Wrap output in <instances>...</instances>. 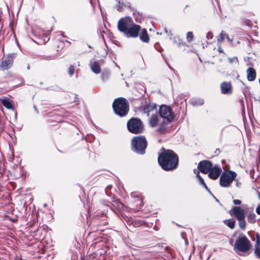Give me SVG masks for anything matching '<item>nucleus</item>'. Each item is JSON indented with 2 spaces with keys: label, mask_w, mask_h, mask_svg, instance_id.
<instances>
[{
  "label": "nucleus",
  "mask_w": 260,
  "mask_h": 260,
  "mask_svg": "<svg viewBox=\"0 0 260 260\" xmlns=\"http://www.w3.org/2000/svg\"><path fill=\"white\" fill-rule=\"evenodd\" d=\"M255 237H256V240H260V235H259L258 233H256V235H255Z\"/></svg>",
  "instance_id": "a19ab883"
},
{
  "label": "nucleus",
  "mask_w": 260,
  "mask_h": 260,
  "mask_svg": "<svg viewBox=\"0 0 260 260\" xmlns=\"http://www.w3.org/2000/svg\"><path fill=\"white\" fill-rule=\"evenodd\" d=\"M213 35L211 32H208L206 35V38L208 40H211L213 38Z\"/></svg>",
  "instance_id": "72a5a7b5"
},
{
  "label": "nucleus",
  "mask_w": 260,
  "mask_h": 260,
  "mask_svg": "<svg viewBox=\"0 0 260 260\" xmlns=\"http://www.w3.org/2000/svg\"><path fill=\"white\" fill-rule=\"evenodd\" d=\"M116 8H117V9L118 11H121L122 10V6H121L120 5H117L116 6Z\"/></svg>",
  "instance_id": "58836bf2"
},
{
  "label": "nucleus",
  "mask_w": 260,
  "mask_h": 260,
  "mask_svg": "<svg viewBox=\"0 0 260 260\" xmlns=\"http://www.w3.org/2000/svg\"><path fill=\"white\" fill-rule=\"evenodd\" d=\"M112 106L115 114L120 117L125 116L128 112V103L124 98H119L115 99Z\"/></svg>",
  "instance_id": "f03ea898"
},
{
  "label": "nucleus",
  "mask_w": 260,
  "mask_h": 260,
  "mask_svg": "<svg viewBox=\"0 0 260 260\" xmlns=\"http://www.w3.org/2000/svg\"><path fill=\"white\" fill-rule=\"evenodd\" d=\"M221 92L223 94L232 93V85L230 82H223L220 85Z\"/></svg>",
  "instance_id": "2eb2a0df"
},
{
  "label": "nucleus",
  "mask_w": 260,
  "mask_h": 260,
  "mask_svg": "<svg viewBox=\"0 0 260 260\" xmlns=\"http://www.w3.org/2000/svg\"><path fill=\"white\" fill-rule=\"evenodd\" d=\"M2 105L7 108L8 109H13V106L11 102L7 100V99H3L2 101Z\"/></svg>",
  "instance_id": "a878e982"
},
{
  "label": "nucleus",
  "mask_w": 260,
  "mask_h": 260,
  "mask_svg": "<svg viewBox=\"0 0 260 260\" xmlns=\"http://www.w3.org/2000/svg\"><path fill=\"white\" fill-rule=\"evenodd\" d=\"M236 181V185L237 187H240L241 183L239 182L237 180H235Z\"/></svg>",
  "instance_id": "4c0bfd02"
},
{
  "label": "nucleus",
  "mask_w": 260,
  "mask_h": 260,
  "mask_svg": "<svg viewBox=\"0 0 260 260\" xmlns=\"http://www.w3.org/2000/svg\"><path fill=\"white\" fill-rule=\"evenodd\" d=\"M142 108L144 112L147 113L149 116L150 112L156 109L157 105L151 103L150 100H145L143 101V105Z\"/></svg>",
  "instance_id": "9b49d317"
},
{
  "label": "nucleus",
  "mask_w": 260,
  "mask_h": 260,
  "mask_svg": "<svg viewBox=\"0 0 260 260\" xmlns=\"http://www.w3.org/2000/svg\"><path fill=\"white\" fill-rule=\"evenodd\" d=\"M221 172V168L219 166L216 165L213 167L208 172V177L211 179L215 180L219 177Z\"/></svg>",
  "instance_id": "4468645a"
},
{
  "label": "nucleus",
  "mask_w": 260,
  "mask_h": 260,
  "mask_svg": "<svg viewBox=\"0 0 260 260\" xmlns=\"http://www.w3.org/2000/svg\"><path fill=\"white\" fill-rule=\"evenodd\" d=\"M226 36V34H225L223 31L221 32L218 38H217V43L218 44H221V43L223 41L224 39Z\"/></svg>",
  "instance_id": "cd10ccee"
},
{
  "label": "nucleus",
  "mask_w": 260,
  "mask_h": 260,
  "mask_svg": "<svg viewBox=\"0 0 260 260\" xmlns=\"http://www.w3.org/2000/svg\"><path fill=\"white\" fill-rule=\"evenodd\" d=\"M190 103L193 106H202L204 103V101L202 99H191Z\"/></svg>",
  "instance_id": "4be33fe9"
},
{
  "label": "nucleus",
  "mask_w": 260,
  "mask_h": 260,
  "mask_svg": "<svg viewBox=\"0 0 260 260\" xmlns=\"http://www.w3.org/2000/svg\"><path fill=\"white\" fill-rule=\"evenodd\" d=\"M239 221V224L241 230H244L246 228V221L245 218H243L242 220H238Z\"/></svg>",
  "instance_id": "c85d7f7f"
},
{
  "label": "nucleus",
  "mask_w": 260,
  "mask_h": 260,
  "mask_svg": "<svg viewBox=\"0 0 260 260\" xmlns=\"http://www.w3.org/2000/svg\"><path fill=\"white\" fill-rule=\"evenodd\" d=\"M256 212L258 214L260 215V205L257 207Z\"/></svg>",
  "instance_id": "ea45409f"
},
{
  "label": "nucleus",
  "mask_w": 260,
  "mask_h": 260,
  "mask_svg": "<svg viewBox=\"0 0 260 260\" xmlns=\"http://www.w3.org/2000/svg\"><path fill=\"white\" fill-rule=\"evenodd\" d=\"M250 248L249 240L245 236H240L236 240L234 244V249L239 251L247 252Z\"/></svg>",
  "instance_id": "39448f33"
},
{
  "label": "nucleus",
  "mask_w": 260,
  "mask_h": 260,
  "mask_svg": "<svg viewBox=\"0 0 260 260\" xmlns=\"http://www.w3.org/2000/svg\"><path fill=\"white\" fill-rule=\"evenodd\" d=\"M140 40L145 43H148L149 41V37L147 34V31L146 29L144 28L142 29V31L140 35Z\"/></svg>",
  "instance_id": "aec40b11"
},
{
  "label": "nucleus",
  "mask_w": 260,
  "mask_h": 260,
  "mask_svg": "<svg viewBox=\"0 0 260 260\" xmlns=\"http://www.w3.org/2000/svg\"><path fill=\"white\" fill-rule=\"evenodd\" d=\"M255 247H258V248L260 247V240H256Z\"/></svg>",
  "instance_id": "e433bc0d"
},
{
  "label": "nucleus",
  "mask_w": 260,
  "mask_h": 260,
  "mask_svg": "<svg viewBox=\"0 0 260 260\" xmlns=\"http://www.w3.org/2000/svg\"><path fill=\"white\" fill-rule=\"evenodd\" d=\"M247 78L249 81L255 80L256 76V71L253 68H248L246 70Z\"/></svg>",
  "instance_id": "dca6fc26"
},
{
  "label": "nucleus",
  "mask_w": 260,
  "mask_h": 260,
  "mask_svg": "<svg viewBox=\"0 0 260 260\" xmlns=\"http://www.w3.org/2000/svg\"><path fill=\"white\" fill-rule=\"evenodd\" d=\"M91 71L95 74H99L101 72V68L97 61H91L90 63Z\"/></svg>",
  "instance_id": "a211bd4d"
},
{
  "label": "nucleus",
  "mask_w": 260,
  "mask_h": 260,
  "mask_svg": "<svg viewBox=\"0 0 260 260\" xmlns=\"http://www.w3.org/2000/svg\"><path fill=\"white\" fill-rule=\"evenodd\" d=\"M194 173H197L196 177L197 178L199 183L201 185H202L206 190H207L212 196H213V194L211 193V192L210 191V190L208 189L206 184L205 183L203 178L199 175V171L198 170H196V169L194 170Z\"/></svg>",
  "instance_id": "f3484780"
},
{
  "label": "nucleus",
  "mask_w": 260,
  "mask_h": 260,
  "mask_svg": "<svg viewBox=\"0 0 260 260\" xmlns=\"http://www.w3.org/2000/svg\"><path fill=\"white\" fill-rule=\"evenodd\" d=\"M218 50L219 52L220 53H224V51H223V50L222 49V48H221V44H218Z\"/></svg>",
  "instance_id": "c9c22d12"
},
{
  "label": "nucleus",
  "mask_w": 260,
  "mask_h": 260,
  "mask_svg": "<svg viewBox=\"0 0 260 260\" xmlns=\"http://www.w3.org/2000/svg\"><path fill=\"white\" fill-rule=\"evenodd\" d=\"M231 211L237 220H242L245 218V211L239 206L234 207Z\"/></svg>",
  "instance_id": "ddd939ff"
},
{
  "label": "nucleus",
  "mask_w": 260,
  "mask_h": 260,
  "mask_svg": "<svg viewBox=\"0 0 260 260\" xmlns=\"http://www.w3.org/2000/svg\"><path fill=\"white\" fill-rule=\"evenodd\" d=\"M27 68L28 70H29V66H28Z\"/></svg>",
  "instance_id": "de8ad7c7"
},
{
  "label": "nucleus",
  "mask_w": 260,
  "mask_h": 260,
  "mask_svg": "<svg viewBox=\"0 0 260 260\" xmlns=\"http://www.w3.org/2000/svg\"><path fill=\"white\" fill-rule=\"evenodd\" d=\"M15 56V53L9 54L7 58L2 62L0 65L1 69L2 70H6L9 69L12 66L13 59Z\"/></svg>",
  "instance_id": "f8f14e48"
},
{
  "label": "nucleus",
  "mask_w": 260,
  "mask_h": 260,
  "mask_svg": "<svg viewBox=\"0 0 260 260\" xmlns=\"http://www.w3.org/2000/svg\"><path fill=\"white\" fill-rule=\"evenodd\" d=\"M193 38V35L191 31H188L186 35V39L188 42H190L192 41Z\"/></svg>",
  "instance_id": "c756f323"
},
{
  "label": "nucleus",
  "mask_w": 260,
  "mask_h": 260,
  "mask_svg": "<svg viewBox=\"0 0 260 260\" xmlns=\"http://www.w3.org/2000/svg\"><path fill=\"white\" fill-rule=\"evenodd\" d=\"M236 176L237 174L232 171L223 172L219 179L220 185L224 187L230 186L232 182L235 180Z\"/></svg>",
  "instance_id": "423d86ee"
},
{
  "label": "nucleus",
  "mask_w": 260,
  "mask_h": 260,
  "mask_svg": "<svg viewBox=\"0 0 260 260\" xmlns=\"http://www.w3.org/2000/svg\"><path fill=\"white\" fill-rule=\"evenodd\" d=\"M233 203L235 205H240L241 204V201L239 200L235 199L233 200Z\"/></svg>",
  "instance_id": "f704fd0d"
},
{
  "label": "nucleus",
  "mask_w": 260,
  "mask_h": 260,
  "mask_svg": "<svg viewBox=\"0 0 260 260\" xmlns=\"http://www.w3.org/2000/svg\"><path fill=\"white\" fill-rule=\"evenodd\" d=\"M228 60L230 63H236L238 64L239 61L237 57H234L233 58H229Z\"/></svg>",
  "instance_id": "7c9ffc66"
},
{
  "label": "nucleus",
  "mask_w": 260,
  "mask_h": 260,
  "mask_svg": "<svg viewBox=\"0 0 260 260\" xmlns=\"http://www.w3.org/2000/svg\"><path fill=\"white\" fill-rule=\"evenodd\" d=\"M127 128L129 132L135 134L141 133L144 129L141 119L135 117L131 118L127 121Z\"/></svg>",
  "instance_id": "20e7f679"
},
{
  "label": "nucleus",
  "mask_w": 260,
  "mask_h": 260,
  "mask_svg": "<svg viewBox=\"0 0 260 260\" xmlns=\"http://www.w3.org/2000/svg\"><path fill=\"white\" fill-rule=\"evenodd\" d=\"M140 29V25L136 24L133 22V24L126 30L124 35L128 38H136L138 36Z\"/></svg>",
  "instance_id": "1a4fd4ad"
},
{
  "label": "nucleus",
  "mask_w": 260,
  "mask_h": 260,
  "mask_svg": "<svg viewBox=\"0 0 260 260\" xmlns=\"http://www.w3.org/2000/svg\"><path fill=\"white\" fill-rule=\"evenodd\" d=\"M248 221L249 222L253 223L255 222V214L252 211H249L247 213Z\"/></svg>",
  "instance_id": "b1692460"
},
{
  "label": "nucleus",
  "mask_w": 260,
  "mask_h": 260,
  "mask_svg": "<svg viewBox=\"0 0 260 260\" xmlns=\"http://www.w3.org/2000/svg\"><path fill=\"white\" fill-rule=\"evenodd\" d=\"M213 167L212 162L207 160L201 161L198 166V168L201 172L204 174H207L210 172Z\"/></svg>",
  "instance_id": "9d476101"
},
{
  "label": "nucleus",
  "mask_w": 260,
  "mask_h": 260,
  "mask_svg": "<svg viewBox=\"0 0 260 260\" xmlns=\"http://www.w3.org/2000/svg\"><path fill=\"white\" fill-rule=\"evenodd\" d=\"M158 157V162L162 169L165 171H170L176 169L178 164V156L171 150H165Z\"/></svg>",
  "instance_id": "f257e3e1"
},
{
  "label": "nucleus",
  "mask_w": 260,
  "mask_h": 260,
  "mask_svg": "<svg viewBox=\"0 0 260 260\" xmlns=\"http://www.w3.org/2000/svg\"><path fill=\"white\" fill-rule=\"evenodd\" d=\"M44 206L45 207H47V204L46 203L44 204Z\"/></svg>",
  "instance_id": "49530a36"
},
{
  "label": "nucleus",
  "mask_w": 260,
  "mask_h": 260,
  "mask_svg": "<svg viewBox=\"0 0 260 260\" xmlns=\"http://www.w3.org/2000/svg\"><path fill=\"white\" fill-rule=\"evenodd\" d=\"M112 205L115 207L118 210L122 209L123 204L119 200H115L113 201Z\"/></svg>",
  "instance_id": "bb28decb"
},
{
  "label": "nucleus",
  "mask_w": 260,
  "mask_h": 260,
  "mask_svg": "<svg viewBox=\"0 0 260 260\" xmlns=\"http://www.w3.org/2000/svg\"><path fill=\"white\" fill-rule=\"evenodd\" d=\"M164 30H165V32L166 34H167V33H168V30H167V29L166 28H165Z\"/></svg>",
  "instance_id": "c03bdc74"
},
{
  "label": "nucleus",
  "mask_w": 260,
  "mask_h": 260,
  "mask_svg": "<svg viewBox=\"0 0 260 260\" xmlns=\"http://www.w3.org/2000/svg\"><path fill=\"white\" fill-rule=\"evenodd\" d=\"M225 38L227 39V40L229 41H231V40L230 39V38H229V37L226 35Z\"/></svg>",
  "instance_id": "37998d69"
},
{
  "label": "nucleus",
  "mask_w": 260,
  "mask_h": 260,
  "mask_svg": "<svg viewBox=\"0 0 260 260\" xmlns=\"http://www.w3.org/2000/svg\"><path fill=\"white\" fill-rule=\"evenodd\" d=\"M110 76V72L109 70H104L101 74L102 80L104 82H105L109 79Z\"/></svg>",
  "instance_id": "5701e85b"
},
{
  "label": "nucleus",
  "mask_w": 260,
  "mask_h": 260,
  "mask_svg": "<svg viewBox=\"0 0 260 260\" xmlns=\"http://www.w3.org/2000/svg\"><path fill=\"white\" fill-rule=\"evenodd\" d=\"M217 152H218V153H219L220 150H219V149H217L216 150V151H215V153H217Z\"/></svg>",
  "instance_id": "79ce46f5"
},
{
  "label": "nucleus",
  "mask_w": 260,
  "mask_h": 260,
  "mask_svg": "<svg viewBox=\"0 0 260 260\" xmlns=\"http://www.w3.org/2000/svg\"><path fill=\"white\" fill-rule=\"evenodd\" d=\"M159 113L160 116L165 120L167 121L168 123H170L174 118V114L171 107L162 105L159 108Z\"/></svg>",
  "instance_id": "0eeeda50"
},
{
  "label": "nucleus",
  "mask_w": 260,
  "mask_h": 260,
  "mask_svg": "<svg viewBox=\"0 0 260 260\" xmlns=\"http://www.w3.org/2000/svg\"><path fill=\"white\" fill-rule=\"evenodd\" d=\"M213 197H214V199H215V201H216V202H219L218 200V199H216L214 196H213Z\"/></svg>",
  "instance_id": "a18cd8bd"
},
{
  "label": "nucleus",
  "mask_w": 260,
  "mask_h": 260,
  "mask_svg": "<svg viewBox=\"0 0 260 260\" xmlns=\"http://www.w3.org/2000/svg\"><path fill=\"white\" fill-rule=\"evenodd\" d=\"M254 254L257 257L260 258V248L255 247L254 249Z\"/></svg>",
  "instance_id": "473e14b6"
},
{
  "label": "nucleus",
  "mask_w": 260,
  "mask_h": 260,
  "mask_svg": "<svg viewBox=\"0 0 260 260\" xmlns=\"http://www.w3.org/2000/svg\"><path fill=\"white\" fill-rule=\"evenodd\" d=\"M75 67L73 65H71L69 68L68 73L70 76L74 75L75 73Z\"/></svg>",
  "instance_id": "2f4dec72"
},
{
  "label": "nucleus",
  "mask_w": 260,
  "mask_h": 260,
  "mask_svg": "<svg viewBox=\"0 0 260 260\" xmlns=\"http://www.w3.org/2000/svg\"><path fill=\"white\" fill-rule=\"evenodd\" d=\"M158 121V117L156 115H152L149 119V124L152 127H155Z\"/></svg>",
  "instance_id": "412c9836"
},
{
  "label": "nucleus",
  "mask_w": 260,
  "mask_h": 260,
  "mask_svg": "<svg viewBox=\"0 0 260 260\" xmlns=\"http://www.w3.org/2000/svg\"><path fill=\"white\" fill-rule=\"evenodd\" d=\"M147 145V142L144 136L135 137L132 140V149L137 154H144Z\"/></svg>",
  "instance_id": "7ed1b4c3"
},
{
  "label": "nucleus",
  "mask_w": 260,
  "mask_h": 260,
  "mask_svg": "<svg viewBox=\"0 0 260 260\" xmlns=\"http://www.w3.org/2000/svg\"><path fill=\"white\" fill-rule=\"evenodd\" d=\"M133 20L129 17L120 19L117 23L118 29L124 35L128 28L133 24Z\"/></svg>",
  "instance_id": "6e6552de"
},
{
  "label": "nucleus",
  "mask_w": 260,
  "mask_h": 260,
  "mask_svg": "<svg viewBox=\"0 0 260 260\" xmlns=\"http://www.w3.org/2000/svg\"><path fill=\"white\" fill-rule=\"evenodd\" d=\"M169 123L167 121L164 120L160 124L159 127L157 129L156 132L159 134H165L167 131V125Z\"/></svg>",
  "instance_id": "6ab92c4d"
},
{
  "label": "nucleus",
  "mask_w": 260,
  "mask_h": 260,
  "mask_svg": "<svg viewBox=\"0 0 260 260\" xmlns=\"http://www.w3.org/2000/svg\"><path fill=\"white\" fill-rule=\"evenodd\" d=\"M224 223L231 229H233L235 226V221L233 219L225 220Z\"/></svg>",
  "instance_id": "393cba45"
}]
</instances>
